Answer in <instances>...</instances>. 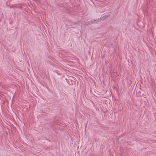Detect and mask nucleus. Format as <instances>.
Listing matches in <instances>:
<instances>
[{
  "instance_id": "nucleus-1",
  "label": "nucleus",
  "mask_w": 156,
  "mask_h": 156,
  "mask_svg": "<svg viewBox=\"0 0 156 156\" xmlns=\"http://www.w3.org/2000/svg\"><path fill=\"white\" fill-rule=\"evenodd\" d=\"M104 17H105V18H106V16H104L103 17H102V18H103Z\"/></svg>"
}]
</instances>
